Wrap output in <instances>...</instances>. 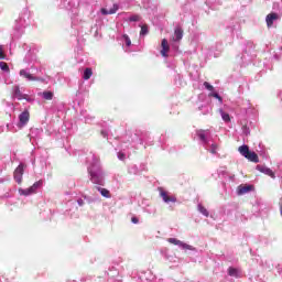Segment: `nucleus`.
<instances>
[{
	"mask_svg": "<svg viewBox=\"0 0 282 282\" xmlns=\"http://www.w3.org/2000/svg\"><path fill=\"white\" fill-rule=\"evenodd\" d=\"M25 167H26L25 164L20 163V165H18V167L14 171V180L18 183V185L23 183V174H24Z\"/></svg>",
	"mask_w": 282,
	"mask_h": 282,
	"instance_id": "obj_1",
	"label": "nucleus"
},
{
	"mask_svg": "<svg viewBox=\"0 0 282 282\" xmlns=\"http://www.w3.org/2000/svg\"><path fill=\"white\" fill-rule=\"evenodd\" d=\"M42 181H37L35 184H33L30 188L20 189V194L24 196H29L32 194H35L39 187H41Z\"/></svg>",
	"mask_w": 282,
	"mask_h": 282,
	"instance_id": "obj_2",
	"label": "nucleus"
},
{
	"mask_svg": "<svg viewBox=\"0 0 282 282\" xmlns=\"http://www.w3.org/2000/svg\"><path fill=\"white\" fill-rule=\"evenodd\" d=\"M167 243H172L173 246L181 247L183 250L193 251V247L191 245H186L176 238H167Z\"/></svg>",
	"mask_w": 282,
	"mask_h": 282,
	"instance_id": "obj_3",
	"label": "nucleus"
},
{
	"mask_svg": "<svg viewBox=\"0 0 282 282\" xmlns=\"http://www.w3.org/2000/svg\"><path fill=\"white\" fill-rule=\"evenodd\" d=\"M183 37H184V30L182 29L181 25H177L175 28V31L173 32L172 42H181Z\"/></svg>",
	"mask_w": 282,
	"mask_h": 282,
	"instance_id": "obj_4",
	"label": "nucleus"
},
{
	"mask_svg": "<svg viewBox=\"0 0 282 282\" xmlns=\"http://www.w3.org/2000/svg\"><path fill=\"white\" fill-rule=\"evenodd\" d=\"M254 189V186L252 185H247V184H241L240 186L237 187V195H246L249 192H252Z\"/></svg>",
	"mask_w": 282,
	"mask_h": 282,
	"instance_id": "obj_5",
	"label": "nucleus"
},
{
	"mask_svg": "<svg viewBox=\"0 0 282 282\" xmlns=\"http://www.w3.org/2000/svg\"><path fill=\"white\" fill-rule=\"evenodd\" d=\"M160 196L162 197L165 204L176 203V197L169 196V192L163 191V188H160Z\"/></svg>",
	"mask_w": 282,
	"mask_h": 282,
	"instance_id": "obj_6",
	"label": "nucleus"
},
{
	"mask_svg": "<svg viewBox=\"0 0 282 282\" xmlns=\"http://www.w3.org/2000/svg\"><path fill=\"white\" fill-rule=\"evenodd\" d=\"M161 47H162V50H161L162 57H169L170 44L166 39H162Z\"/></svg>",
	"mask_w": 282,
	"mask_h": 282,
	"instance_id": "obj_7",
	"label": "nucleus"
},
{
	"mask_svg": "<svg viewBox=\"0 0 282 282\" xmlns=\"http://www.w3.org/2000/svg\"><path fill=\"white\" fill-rule=\"evenodd\" d=\"M257 171L261 172L264 175H268L270 178H276V176L274 175V172H272L270 167L258 165Z\"/></svg>",
	"mask_w": 282,
	"mask_h": 282,
	"instance_id": "obj_8",
	"label": "nucleus"
},
{
	"mask_svg": "<svg viewBox=\"0 0 282 282\" xmlns=\"http://www.w3.org/2000/svg\"><path fill=\"white\" fill-rule=\"evenodd\" d=\"M18 118L20 119L21 127H24L30 121V112L26 110L22 111Z\"/></svg>",
	"mask_w": 282,
	"mask_h": 282,
	"instance_id": "obj_9",
	"label": "nucleus"
},
{
	"mask_svg": "<svg viewBox=\"0 0 282 282\" xmlns=\"http://www.w3.org/2000/svg\"><path fill=\"white\" fill-rule=\"evenodd\" d=\"M278 20H279L278 13H269L267 15V26H268V29H271L272 25H273V22L278 21Z\"/></svg>",
	"mask_w": 282,
	"mask_h": 282,
	"instance_id": "obj_10",
	"label": "nucleus"
},
{
	"mask_svg": "<svg viewBox=\"0 0 282 282\" xmlns=\"http://www.w3.org/2000/svg\"><path fill=\"white\" fill-rule=\"evenodd\" d=\"M117 11H118V4H113L110 10L101 9V14L102 15H112V14H116Z\"/></svg>",
	"mask_w": 282,
	"mask_h": 282,
	"instance_id": "obj_11",
	"label": "nucleus"
},
{
	"mask_svg": "<svg viewBox=\"0 0 282 282\" xmlns=\"http://www.w3.org/2000/svg\"><path fill=\"white\" fill-rule=\"evenodd\" d=\"M20 76H22V77H24L25 79H28V80H40V77H34V76H32L31 74H29V73H26V70L25 69H21L20 70Z\"/></svg>",
	"mask_w": 282,
	"mask_h": 282,
	"instance_id": "obj_12",
	"label": "nucleus"
},
{
	"mask_svg": "<svg viewBox=\"0 0 282 282\" xmlns=\"http://www.w3.org/2000/svg\"><path fill=\"white\" fill-rule=\"evenodd\" d=\"M238 152H239L242 156H247V155H249V154L252 153V151H250V149H249V145H240V147L238 148Z\"/></svg>",
	"mask_w": 282,
	"mask_h": 282,
	"instance_id": "obj_13",
	"label": "nucleus"
},
{
	"mask_svg": "<svg viewBox=\"0 0 282 282\" xmlns=\"http://www.w3.org/2000/svg\"><path fill=\"white\" fill-rule=\"evenodd\" d=\"M243 158H246L248 161L253 162V163H256V164H257L258 162H260V159H258V155H257L256 152H251V153L247 154V155L243 156Z\"/></svg>",
	"mask_w": 282,
	"mask_h": 282,
	"instance_id": "obj_14",
	"label": "nucleus"
},
{
	"mask_svg": "<svg viewBox=\"0 0 282 282\" xmlns=\"http://www.w3.org/2000/svg\"><path fill=\"white\" fill-rule=\"evenodd\" d=\"M13 97L18 100H23V94H21L19 86H14Z\"/></svg>",
	"mask_w": 282,
	"mask_h": 282,
	"instance_id": "obj_15",
	"label": "nucleus"
},
{
	"mask_svg": "<svg viewBox=\"0 0 282 282\" xmlns=\"http://www.w3.org/2000/svg\"><path fill=\"white\" fill-rule=\"evenodd\" d=\"M97 191L106 198H111L110 192L107 188L97 187Z\"/></svg>",
	"mask_w": 282,
	"mask_h": 282,
	"instance_id": "obj_16",
	"label": "nucleus"
},
{
	"mask_svg": "<svg viewBox=\"0 0 282 282\" xmlns=\"http://www.w3.org/2000/svg\"><path fill=\"white\" fill-rule=\"evenodd\" d=\"M219 113L225 122H230V116L228 112H225L223 109H219Z\"/></svg>",
	"mask_w": 282,
	"mask_h": 282,
	"instance_id": "obj_17",
	"label": "nucleus"
},
{
	"mask_svg": "<svg viewBox=\"0 0 282 282\" xmlns=\"http://www.w3.org/2000/svg\"><path fill=\"white\" fill-rule=\"evenodd\" d=\"M93 75H94V73L91 72V68H85L84 79L89 80Z\"/></svg>",
	"mask_w": 282,
	"mask_h": 282,
	"instance_id": "obj_18",
	"label": "nucleus"
},
{
	"mask_svg": "<svg viewBox=\"0 0 282 282\" xmlns=\"http://www.w3.org/2000/svg\"><path fill=\"white\" fill-rule=\"evenodd\" d=\"M42 96H43V99L44 100H47V101H51L52 99H53V93L52 91H44L43 94H42Z\"/></svg>",
	"mask_w": 282,
	"mask_h": 282,
	"instance_id": "obj_19",
	"label": "nucleus"
},
{
	"mask_svg": "<svg viewBox=\"0 0 282 282\" xmlns=\"http://www.w3.org/2000/svg\"><path fill=\"white\" fill-rule=\"evenodd\" d=\"M198 212L203 214L205 217H209L208 209H206V207H204L203 205H198Z\"/></svg>",
	"mask_w": 282,
	"mask_h": 282,
	"instance_id": "obj_20",
	"label": "nucleus"
},
{
	"mask_svg": "<svg viewBox=\"0 0 282 282\" xmlns=\"http://www.w3.org/2000/svg\"><path fill=\"white\" fill-rule=\"evenodd\" d=\"M149 34V26L147 24L141 25L140 35H148Z\"/></svg>",
	"mask_w": 282,
	"mask_h": 282,
	"instance_id": "obj_21",
	"label": "nucleus"
},
{
	"mask_svg": "<svg viewBox=\"0 0 282 282\" xmlns=\"http://www.w3.org/2000/svg\"><path fill=\"white\" fill-rule=\"evenodd\" d=\"M0 69L6 73H10L9 65L4 62H0Z\"/></svg>",
	"mask_w": 282,
	"mask_h": 282,
	"instance_id": "obj_22",
	"label": "nucleus"
},
{
	"mask_svg": "<svg viewBox=\"0 0 282 282\" xmlns=\"http://www.w3.org/2000/svg\"><path fill=\"white\" fill-rule=\"evenodd\" d=\"M229 276H238V269L230 267L228 269Z\"/></svg>",
	"mask_w": 282,
	"mask_h": 282,
	"instance_id": "obj_23",
	"label": "nucleus"
},
{
	"mask_svg": "<svg viewBox=\"0 0 282 282\" xmlns=\"http://www.w3.org/2000/svg\"><path fill=\"white\" fill-rule=\"evenodd\" d=\"M204 87H205V89H207L208 91H214V86L209 85L208 82H204Z\"/></svg>",
	"mask_w": 282,
	"mask_h": 282,
	"instance_id": "obj_24",
	"label": "nucleus"
},
{
	"mask_svg": "<svg viewBox=\"0 0 282 282\" xmlns=\"http://www.w3.org/2000/svg\"><path fill=\"white\" fill-rule=\"evenodd\" d=\"M209 96H210V97H213V98L218 99V101H219L220 104H223V97H221V96H219L217 93H215V94H210Z\"/></svg>",
	"mask_w": 282,
	"mask_h": 282,
	"instance_id": "obj_25",
	"label": "nucleus"
},
{
	"mask_svg": "<svg viewBox=\"0 0 282 282\" xmlns=\"http://www.w3.org/2000/svg\"><path fill=\"white\" fill-rule=\"evenodd\" d=\"M199 140L206 141V134L203 131L197 132Z\"/></svg>",
	"mask_w": 282,
	"mask_h": 282,
	"instance_id": "obj_26",
	"label": "nucleus"
},
{
	"mask_svg": "<svg viewBox=\"0 0 282 282\" xmlns=\"http://www.w3.org/2000/svg\"><path fill=\"white\" fill-rule=\"evenodd\" d=\"M124 39V43L127 44V46H131V39H129V36L127 34L123 35Z\"/></svg>",
	"mask_w": 282,
	"mask_h": 282,
	"instance_id": "obj_27",
	"label": "nucleus"
},
{
	"mask_svg": "<svg viewBox=\"0 0 282 282\" xmlns=\"http://www.w3.org/2000/svg\"><path fill=\"white\" fill-rule=\"evenodd\" d=\"M129 21L130 22H138V21H140V17L139 15H132V17L129 18Z\"/></svg>",
	"mask_w": 282,
	"mask_h": 282,
	"instance_id": "obj_28",
	"label": "nucleus"
},
{
	"mask_svg": "<svg viewBox=\"0 0 282 282\" xmlns=\"http://www.w3.org/2000/svg\"><path fill=\"white\" fill-rule=\"evenodd\" d=\"M118 159H119L120 161H124V160H126V154L122 153V152H119V153H118Z\"/></svg>",
	"mask_w": 282,
	"mask_h": 282,
	"instance_id": "obj_29",
	"label": "nucleus"
},
{
	"mask_svg": "<svg viewBox=\"0 0 282 282\" xmlns=\"http://www.w3.org/2000/svg\"><path fill=\"white\" fill-rule=\"evenodd\" d=\"M7 58V55H4L3 51L0 50V59H6Z\"/></svg>",
	"mask_w": 282,
	"mask_h": 282,
	"instance_id": "obj_30",
	"label": "nucleus"
},
{
	"mask_svg": "<svg viewBox=\"0 0 282 282\" xmlns=\"http://www.w3.org/2000/svg\"><path fill=\"white\" fill-rule=\"evenodd\" d=\"M131 221L134 224V225H138L139 224V219L137 217H132Z\"/></svg>",
	"mask_w": 282,
	"mask_h": 282,
	"instance_id": "obj_31",
	"label": "nucleus"
},
{
	"mask_svg": "<svg viewBox=\"0 0 282 282\" xmlns=\"http://www.w3.org/2000/svg\"><path fill=\"white\" fill-rule=\"evenodd\" d=\"M90 177H91V182H93V183H96L95 173H94V172H90Z\"/></svg>",
	"mask_w": 282,
	"mask_h": 282,
	"instance_id": "obj_32",
	"label": "nucleus"
},
{
	"mask_svg": "<svg viewBox=\"0 0 282 282\" xmlns=\"http://www.w3.org/2000/svg\"><path fill=\"white\" fill-rule=\"evenodd\" d=\"M101 135H102L104 138H106V137H107V132L101 131Z\"/></svg>",
	"mask_w": 282,
	"mask_h": 282,
	"instance_id": "obj_33",
	"label": "nucleus"
},
{
	"mask_svg": "<svg viewBox=\"0 0 282 282\" xmlns=\"http://www.w3.org/2000/svg\"><path fill=\"white\" fill-rule=\"evenodd\" d=\"M35 82H45V79H43V78H41V77H39V80H35Z\"/></svg>",
	"mask_w": 282,
	"mask_h": 282,
	"instance_id": "obj_34",
	"label": "nucleus"
},
{
	"mask_svg": "<svg viewBox=\"0 0 282 282\" xmlns=\"http://www.w3.org/2000/svg\"><path fill=\"white\" fill-rule=\"evenodd\" d=\"M280 215H281V217H282V207H281V209H280Z\"/></svg>",
	"mask_w": 282,
	"mask_h": 282,
	"instance_id": "obj_35",
	"label": "nucleus"
},
{
	"mask_svg": "<svg viewBox=\"0 0 282 282\" xmlns=\"http://www.w3.org/2000/svg\"><path fill=\"white\" fill-rule=\"evenodd\" d=\"M213 153H215V150H213Z\"/></svg>",
	"mask_w": 282,
	"mask_h": 282,
	"instance_id": "obj_36",
	"label": "nucleus"
}]
</instances>
